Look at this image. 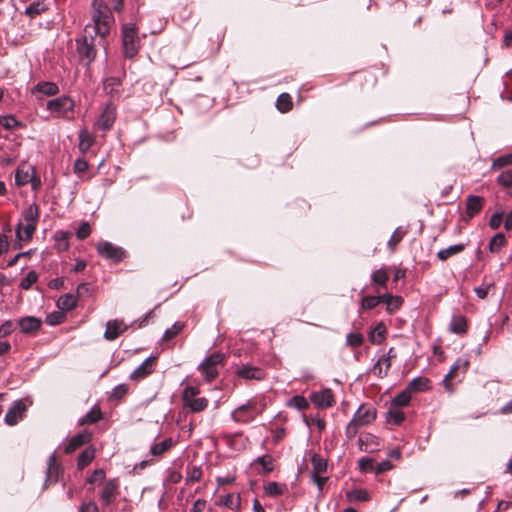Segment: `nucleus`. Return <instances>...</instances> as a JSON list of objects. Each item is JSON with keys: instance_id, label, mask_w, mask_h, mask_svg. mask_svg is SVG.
<instances>
[{"instance_id": "f257e3e1", "label": "nucleus", "mask_w": 512, "mask_h": 512, "mask_svg": "<svg viewBox=\"0 0 512 512\" xmlns=\"http://www.w3.org/2000/svg\"><path fill=\"white\" fill-rule=\"evenodd\" d=\"M39 220V208L37 204H30L23 212V218L18 223L16 228V241L15 246L22 248V242L29 241L38 224Z\"/></svg>"}, {"instance_id": "f03ea898", "label": "nucleus", "mask_w": 512, "mask_h": 512, "mask_svg": "<svg viewBox=\"0 0 512 512\" xmlns=\"http://www.w3.org/2000/svg\"><path fill=\"white\" fill-rule=\"evenodd\" d=\"M92 20L94 26L91 28L96 36L105 38L114 24V17L111 9L102 0H93Z\"/></svg>"}, {"instance_id": "7ed1b4c3", "label": "nucleus", "mask_w": 512, "mask_h": 512, "mask_svg": "<svg viewBox=\"0 0 512 512\" xmlns=\"http://www.w3.org/2000/svg\"><path fill=\"white\" fill-rule=\"evenodd\" d=\"M375 419L376 409L371 404H361L346 426V437L349 440L353 439L360 427L371 424Z\"/></svg>"}, {"instance_id": "20e7f679", "label": "nucleus", "mask_w": 512, "mask_h": 512, "mask_svg": "<svg viewBox=\"0 0 512 512\" xmlns=\"http://www.w3.org/2000/svg\"><path fill=\"white\" fill-rule=\"evenodd\" d=\"M89 26L85 28V35L76 39V52L79 62L89 67L95 60L97 55V48L95 43V37L89 33Z\"/></svg>"}, {"instance_id": "39448f33", "label": "nucleus", "mask_w": 512, "mask_h": 512, "mask_svg": "<svg viewBox=\"0 0 512 512\" xmlns=\"http://www.w3.org/2000/svg\"><path fill=\"white\" fill-rule=\"evenodd\" d=\"M121 36L124 56L129 59L134 58L140 48V39L137 34L136 25L133 23L124 24Z\"/></svg>"}, {"instance_id": "423d86ee", "label": "nucleus", "mask_w": 512, "mask_h": 512, "mask_svg": "<svg viewBox=\"0 0 512 512\" xmlns=\"http://www.w3.org/2000/svg\"><path fill=\"white\" fill-rule=\"evenodd\" d=\"M200 389L197 386L187 385L182 392L183 407L189 409L193 413L204 411L209 404L205 397H197Z\"/></svg>"}, {"instance_id": "0eeeda50", "label": "nucleus", "mask_w": 512, "mask_h": 512, "mask_svg": "<svg viewBox=\"0 0 512 512\" xmlns=\"http://www.w3.org/2000/svg\"><path fill=\"white\" fill-rule=\"evenodd\" d=\"M224 355L220 352H214L199 365L198 370L207 382L213 381L218 376L217 366L223 362Z\"/></svg>"}, {"instance_id": "6e6552de", "label": "nucleus", "mask_w": 512, "mask_h": 512, "mask_svg": "<svg viewBox=\"0 0 512 512\" xmlns=\"http://www.w3.org/2000/svg\"><path fill=\"white\" fill-rule=\"evenodd\" d=\"M96 249L101 257L110 260L113 263L122 261L126 256V252L123 248L115 246L108 241L99 242Z\"/></svg>"}, {"instance_id": "1a4fd4ad", "label": "nucleus", "mask_w": 512, "mask_h": 512, "mask_svg": "<svg viewBox=\"0 0 512 512\" xmlns=\"http://www.w3.org/2000/svg\"><path fill=\"white\" fill-rule=\"evenodd\" d=\"M27 406L22 399L16 400L5 414L4 421L8 426H15L26 416Z\"/></svg>"}, {"instance_id": "9d476101", "label": "nucleus", "mask_w": 512, "mask_h": 512, "mask_svg": "<svg viewBox=\"0 0 512 512\" xmlns=\"http://www.w3.org/2000/svg\"><path fill=\"white\" fill-rule=\"evenodd\" d=\"M256 402L249 400L245 404L237 407L232 413L231 418L235 422L247 423L255 418Z\"/></svg>"}, {"instance_id": "9b49d317", "label": "nucleus", "mask_w": 512, "mask_h": 512, "mask_svg": "<svg viewBox=\"0 0 512 512\" xmlns=\"http://www.w3.org/2000/svg\"><path fill=\"white\" fill-rule=\"evenodd\" d=\"M115 120L116 107L112 103H107L98 117L95 126L102 131H108L113 126Z\"/></svg>"}, {"instance_id": "f8f14e48", "label": "nucleus", "mask_w": 512, "mask_h": 512, "mask_svg": "<svg viewBox=\"0 0 512 512\" xmlns=\"http://www.w3.org/2000/svg\"><path fill=\"white\" fill-rule=\"evenodd\" d=\"M118 481L116 479L108 480L100 493L102 509L109 507L115 500L118 493Z\"/></svg>"}, {"instance_id": "ddd939ff", "label": "nucleus", "mask_w": 512, "mask_h": 512, "mask_svg": "<svg viewBox=\"0 0 512 512\" xmlns=\"http://www.w3.org/2000/svg\"><path fill=\"white\" fill-rule=\"evenodd\" d=\"M75 103L68 96H61L47 102V109L52 112H57L59 114H66L68 112H72L74 109Z\"/></svg>"}, {"instance_id": "4468645a", "label": "nucleus", "mask_w": 512, "mask_h": 512, "mask_svg": "<svg viewBox=\"0 0 512 512\" xmlns=\"http://www.w3.org/2000/svg\"><path fill=\"white\" fill-rule=\"evenodd\" d=\"M156 357L149 356L146 358L131 374L130 379L140 381L150 375L154 370Z\"/></svg>"}, {"instance_id": "2eb2a0df", "label": "nucleus", "mask_w": 512, "mask_h": 512, "mask_svg": "<svg viewBox=\"0 0 512 512\" xmlns=\"http://www.w3.org/2000/svg\"><path fill=\"white\" fill-rule=\"evenodd\" d=\"M311 402L319 408H329L334 404V395L331 389H323L310 395Z\"/></svg>"}, {"instance_id": "dca6fc26", "label": "nucleus", "mask_w": 512, "mask_h": 512, "mask_svg": "<svg viewBox=\"0 0 512 512\" xmlns=\"http://www.w3.org/2000/svg\"><path fill=\"white\" fill-rule=\"evenodd\" d=\"M469 365V361L467 359L458 358L454 364L451 366L449 372L443 379V384L448 391H452L453 387L451 384V380L456 377L458 371H462L463 373L467 370Z\"/></svg>"}, {"instance_id": "f3484780", "label": "nucleus", "mask_w": 512, "mask_h": 512, "mask_svg": "<svg viewBox=\"0 0 512 512\" xmlns=\"http://www.w3.org/2000/svg\"><path fill=\"white\" fill-rule=\"evenodd\" d=\"M396 357L394 349L390 348L385 355H382L374 365V373L379 377L383 378L387 376L388 371L391 367V358Z\"/></svg>"}, {"instance_id": "a211bd4d", "label": "nucleus", "mask_w": 512, "mask_h": 512, "mask_svg": "<svg viewBox=\"0 0 512 512\" xmlns=\"http://www.w3.org/2000/svg\"><path fill=\"white\" fill-rule=\"evenodd\" d=\"M92 438V433L84 430L76 435H74L68 444H66L63 448L64 453L69 454L83 446L84 444L90 442Z\"/></svg>"}, {"instance_id": "6ab92c4d", "label": "nucleus", "mask_w": 512, "mask_h": 512, "mask_svg": "<svg viewBox=\"0 0 512 512\" xmlns=\"http://www.w3.org/2000/svg\"><path fill=\"white\" fill-rule=\"evenodd\" d=\"M236 375L246 380H262L265 377L264 371L249 364L242 365L236 370Z\"/></svg>"}, {"instance_id": "aec40b11", "label": "nucleus", "mask_w": 512, "mask_h": 512, "mask_svg": "<svg viewBox=\"0 0 512 512\" xmlns=\"http://www.w3.org/2000/svg\"><path fill=\"white\" fill-rule=\"evenodd\" d=\"M128 326L121 320H110L106 324L104 338L109 341L115 340L120 334L127 330Z\"/></svg>"}, {"instance_id": "412c9836", "label": "nucleus", "mask_w": 512, "mask_h": 512, "mask_svg": "<svg viewBox=\"0 0 512 512\" xmlns=\"http://www.w3.org/2000/svg\"><path fill=\"white\" fill-rule=\"evenodd\" d=\"M18 324L22 333L35 334L41 328L42 321L35 316H26L20 318Z\"/></svg>"}, {"instance_id": "4be33fe9", "label": "nucleus", "mask_w": 512, "mask_h": 512, "mask_svg": "<svg viewBox=\"0 0 512 512\" xmlns=\"http://www.w3.org/2000/svg\"><path fill=\"white\" fill-rule=\"evenodd\" d=\"M121 85L122 80L119 77H107L103 81L104 90L113 98H119L121 96Z\"/></svg>"}, {"instance_id": "5701e85b", "label": "nucleus", "mask_w": 512, "mask_h": 512, "mask_svg": "<svg viewBox=\"0 0 512 512\" xmlns=\"http://www.w3.org/2000/svg\"><path fill=\"white\" fill-rule=\"evenodd\" d=\"M61 473L60 465L57 463L55 452L48 458L46 471V483H56Z\"/></svg>"}, {"instance_id": "b1692460", "label": "nucleus", "mask_w": 512, "mask_h": 512, "mask_svg": "<svg viewBox=\"0 0 512 512\" xmlns=\"http://www.w3.org/2000/svg\"><path fill=\"white\" fill-rule=\"evenodd\" d=\"M483 204H484L483 197L476 196V195H469L466 198V213H467L468 217L471 219L476 214H478L481 211Z\"/></svg>"}, {"instance_id": "393cba45", "label": "nucleus", "mask_w": 512, "mask_h": 512, "mask_svg": "<svg viewBox=\"0 0 512 512\" xmlns=\"http://www.w3.org/2000/svg\"><path fill=\"white\" fill-rule=\"evenodd\" d=\"M33 172L32 166L20 165L15 173V184L18 187L28 184L32 180Z\"/></svg>"}, {"instance_id": "a878e982", "label": "nucleus", "mask_w": 512, "mask_h": 512, "mask_svg": "<svg viewBox=\"0 0 512 512\" xmlns=\"http://www.w3.org/2000/svg\"><path fill=\"white\" fill-rule=\"evenodd\" d=\"M429 389V379L425 377H416L412 379L407 387L406 390L412 394L417 392H424Z\"/></svg>"}, {"instance_id": "bb28decb", "label": "nucleus", "mask_w": 512, "mask_h": 512, "mask_svg": "<svg viewBox=\"0 0 512 512\" xmlns=\"http://www.w3.org/2000/svg\"><path fill=\"white\" fill-rule=\"evenodd\" d=\"M71 236V233L68 231H56L54 234V240H55V248L59 252H64L69 249L70 243L69 238Z\"/></svg>"}, {"instance_id": "cd10ccee", "label": "nucleus", "mask_w": 512, "mask_h": 512, "mask_svg": "<svg viewBox=\"0 0 512 512\" xmlns=\"http://www.w3.org/2000/svg\"><path fill=\"white\" fill-rule=\"evenodd\" d=\"M389 276L384 268H380L378 270H375L371 274V282L375 286V290H378L377 287L387 289V282H388Z\"/></svg>"}, {"instance_id": "c85d7f7f", "label": "nucleus", "mask_w": 512, "mask_h": 512, "mask_svg": "<svg viewBox=\"0 0 512 512\" xmlns=\"http://www.w3.org/2000/svg\"><path fill=\"white\" fill-rule=\"evenodd\" d=\"M449 330L454 334H464L467 331V319L462 315L452 317Z\"/></svg>"}, {"instance_id": "c756f323", "label": "nucleus", "mask_w": 512, "mask_h": 512, "mask_svg": "<svg viewBox=\"0 0 512 512\" xmlns=\"http://www.w3.org/2000/svg\"><path fill=\"white\" fill-rule=\"evenodd\" d=\"M102 412L98 406H94L88 413L78 420V424L83 426L86 424H94L101 420Z\"/></svg>"}, {"instance_id": "7c9ffc66", "label": "nucleus", "mask_w": 512, "mask_h": 512, "mask_svg": "<svg viewBox=\"0 0 512 512\" xmlns=\"http://www.w3.org/2000/svg\"><path fill=\"white\" fill-rule=\"evenodd\" d=\"M240 495L239 494H226L220 497L218 504L230 508L232 510H237L240 507Z\"/></svg>"}, {"instance_id": "2f4dec72", "label": "nucleus", "mask_w": 512, "mask_h": 512, "mask_svg": "<svg viewBox=\"0 0 512 512\" xmlns=\"http://www.w3.org/2000/svg\"><path fill=\"white\" fill-rule=\"evenodd\" d=\"M381 302L387 305V310L393 312L397 310L403 303V299L400 296H394L390 293L380 295Z\"/></svg>"}, {"instance_id": "473e14b6", "label": "nucleus", "mask_w": 512, "mask_h": 512, "mask_svg": "<svg viewBox=\"0 0 512 512\" xmlns=\"http://www.w3.org/2000/svg\"><path fill=\"white\" fill-rule=\"evenodd\" d=\"M465 249L464 244H455L447 248L441 249L437 253V257L441 261H446L448 258L461 253Z\"/></svg>"}, {"instance_id": "72a5a7b5", "label": "nucleus", "mask_w": 512, "mask_h": 512, "mask_svg": "<svg viewBox=\"0 0 512 512\" xmlns=\"http://www.w3.org/2000/svg\"><path fill=\"white\" fill-rule=\"evenodd\" d=\"M173 444L174 442L171 438L164 439L163 441L151 446L150 454L155 457L162 456L173 446Z\"/></svg>"}, {"instance_id": "f704fd0d", "label": "nucleus", "mask_w": 512, "mask_h": 512, "mask_svg": "<svg viewBox=\"0 0 512 512\" xmlns=\"http://www.w3.org/2000/svg\"><path fill=\"white\" fill-rule=\"evenodd\" d=\"M386 419L388 423L399 425L404 421L405 415L400 408L390 405L386 414Z\"/></svg>"}, {"instance_id": "c9c22d12", "label": "nucleus", "mask_w": 512, "mask_h": 512, "mask_svg": "<svg viewBox=\"0 0 512 512\" xmlns=\"http://www.w3.org/2000/svg\"><path fill=\"white\" fill-rule=\"evenodd\" d=\"M95 457V449L93 447H87L78 456L77 467L83 469L92 462Z\"/></svg>"}, {"instance_id": "e433bc0d", "label": "nucleus", "mask_w": 512, "mask_h": 512, "mask_svg": "<svg viewBox=\"0 0 512 512\" xmlns=\"http://www.w3.org/2000/svg\"><path fill=\"white\" fill-rule=\"evenodd\" d=\"M254 465H259V473L267 474L274 469L273 458L269 455L259 456L254 460Z\"/></svg>"}, {"instance_id": "4c0bfd02", "label": "nucleus", "mask_w": 512, "mask_h": 512, "mask_svg": "<svg viewBox=\"0 0 512 512\" xmlns=\"http://www.w3.org/2000/svg\"><path fill=\"white\" fill-rule=\"evenodd\" d=\"M77 305V297L72 294H65L57 301V306L61 310L70 311Z\"/></svg>"}, {"instance_id": "58836bf2", "label": "nucleus", "mask_w": 512, "mask_h": 512, "mask_svg": "<svg viewBox=\"0 0 512 512\" xmlns=\"http://www.w3.org/2000/svg\"><path fill=\"white\" fill-rule=\"evenodd\" d=\"M35 90L46 96H53L59 92V88L54 82H40L35 86Z\"/></svg>"}, {"instance_id": "ea45409f", "label": "nucleus", "mask_w": 512, "mask_h": 512, "mask_svg": "<svg viewBox=\"0 0 512 512\" xmlns=\"http://www.w3.org/2000/svg\"><path fill=\"white\" fill-rule=\"evenodd\" d=\"M264 491L269 496H279L283 495L287 491V487L285 484H281L275 481L268 482L264 486Z\"/></svg>"}, {"instance_id": "a19ab883", "label": "nucleus", "mask_w": 512, "mask_h": 512, "mask_svg": "<svg viewBox=\"0 0 512 512\" xmlns=\"http://www.w3.org/2000/svg\"><path fill=\"white\" fill-rule=\"evenodd\" d=\"M93 143V136L87 130H82L79 134V150L85 153L90 149Z\"/></svg>"}, {"instance_id": "79ce46f5", "label": "nucleus", "mask_w": 512, "mask_h": 512, "mask_svg": "<svg viewBox=\"0 0 512 512\" xmlns=\"http://www.w3.org/2000/svg\"><path fill=\"white\" fill-rule=\"evenodd\" d=\"M411 400V394L405 389L397 394L391 401V405L397 408L405 407Z\"/></svg>"}, {"instance_id": "37998d69", "label": "nucleus", "mask_w": 512, "mask_h": 512, "mask_svg": "<svg viewBox=\"0 0 512 512\" xmlns=\"http://www.w3.org/2000/svg\"><path fill=\"white\" fill-rule=\"evenodd\" d=\"M276 106L277 109L282 113L290 111L292 108V100L290 95L287 93L280 94L277 98Z\"/></svg>"}, {"instance_id": "c03bdc74", "label": "nucleus", "mask_w": 512, "mask_h": 512, "mask_svg": "<svg viewBox=\"0 0 512 512\" xmlns=\"http://www.w3.org/2000/svg\"><path fill=\"white\" fill-rule=\"evenodd\" d=\"M313 474H322L327 470V460L318 454L312 457Z\"/></svg>"}, {"instance_id": "a18cd8bd", "label": "nucleus", "mask_w": 512, "mask_h": 512, "mask_svg": "<svg viewBox=\"0 0 512 512\" xmlns=\"http://www.w3.org/2000/svg\"><path fill=\"white\" fill-rule=\"evenodd\" d=\"M287 406L302 411L309 407V403L305 397L296 395L288 400Z\"/></svg>"}, {"instance_id": "49530a36", "label": "nucleus", "mask_w": 512, "mask_h": 512, "mask_svg": "<svg viewBox=\"0 0 512 512\" xmlns=\"http://www.w3.org/2000/svg\"><path fill=\"white\" fill-rule=\"evenodd\" d=\"M47 9L44 2L37 1L31 3L25 10V14L28 15L31 18H34L38 15H40L42 12H44Z\"/></svg>"}, {"instance_id": "de8ad7c7", "label": "nucleus", "mask_w": 512, "mask_h": 512, "mask_svg": "<svg viewBox=\"0 0 512 512\" xmlns=\"http://www.w3.org/2000/svg\"><path fill=\"white\" fill-rule=\"evenodd\" d=\"M506 243V238L503 233H497L492 237L489 243L491 252H498Z\"/></svg>"}, {"instance_id": "09e8293b", "label": "nucleus", "mask_w": 512, "mask_h": 512, "mask_svg": "<svg viewBox=\"0 0 512 512\" xmlns=\"http://www.w3.org/2000/svg\"><path fill=\"white\" fill-rule=\"evenodd\" d=\"M510 165H512V152L505 155H501L494 159L491 168L501 169Z\"/></svg>"}, {"instance_id": "8fccbe9b", "label": "nucleus", "mask_w": 512, "mask_h": 512, "mask_svg": "<svg viewBox=\"0 0 512 512\" xmlns=\"http://www.w3.org/2000/svg\"><path fill=\"white\" fill-rule=\"evenodd\" d=\"M38 280V274L32 270L20 281L19 287L23 290H29L34 283Z\"/></svg>"}, {"instance_id": "3c124183", "label": "nucleus", "mask_w": 512, "mask_h": 512, "mask_svg": "<svg viewBox=\"0 0 512 512\" xmlns=\"http://www.w3.org/2000/svg\"><path fill=\"white\" fill-rule=\"evenodd\" d=\"M184 328V324L182 322H175L170 328H168L162 337L163 341L172 340L176 337L180 331Z\"/></svg>"}, {"instance_id": "603ef678", "label": "nucleus", "mask_w": 512, "mask_h": 512, "mask_svg": "<svg viewBox=\"0 0 512 512\" xmlns=\"http://www.w3.org/2000/svg\"><path fill=\"white\" fill-rule=\"evenodd\" d=\"M347 498L349 501H367L369 500V494L364 489H354L352 491L347 492Z\"/></svg>"}, {"instance_id": "864d4df0", "label": "nucleus", "mask_w": 512, "mask_h": 512, "mask_svg": "<svg viewBox=\"0 0 512 512\" xmlns=\"http://www.w3.org/2000/svg\"><path fill=\"white\" fill-rule=\"evenodd\" d=\"M0 125L6 130H13L21 126V123L13 116H3L0 119Z\"/></svg>"}, {"instance_id": "5fc2aeb1", "label": "nucleus", "mask_w": 512, "mask_h": 512, "mask_svg": "<svg viewBox=\"0 0 512 512\" xmlns=\"http://www.w3.org/2000/svg\"><path fill=\"white\" fill-rule=\"evenodd\" d=\"M364 337L360 333L352 332L346 336V344L356 348L362 345Z\"/></svg>"}, {"instance_id": "6e6d98bb", "label": "nucleus", "mask_w": 512, "mask_h": 512, "mask_svg": "<svg viewBox=\"0 0 512 512\" xmlns=\"http://www.w3.org/2000/svg\"><path fill=\"white\" fill-rule=\"evenodd\" d=\"M381 302L380 296H370L367 295L362 298V308L363 309H373Z\"/></svg>"}, {"instance_id": "4d7b16f0", "label": "nucleus", "mask_w": 512, "mask_h": 512, "mask_svg": "<svg viewBox=\"0 0 512 512\" xmlns=\"http://www.w3.org/2000/svg\"><path fill=\"white\" fill-rule=\"evenodd\" d=\"M497 183L503 187H511L512 186V171L507 170L502 172L497 177Z\"/></svg>"}, {"instance_id": "13d9d810", "label": "nucleus", "mask_w": 512, "mask_h": 512, "mask_svg": "<svg viewBox=\"0 0 512 512\" xmlns=\"http://www.w3.org/2000/svg\"><path fill=\"white\" fill-rule=\"evenodd\" d=\"M128 391L125 384H119L115 386L110 394V398L113 400H120Z\"/></svg>"}, {"instance_id": "bf43d9fd", "label": "nucleus", "mask_w": 512, "mask_h": 512, "mask_svg": "<svg viewBox=\"0 0 512 512\" xmlns=\"http://www.w3.org/2000/svg\"><path fill=\"white\" fill-rule=\"evenodd\" d=\"M91 233V228L88 222H82L76 231V237L79 240L86 239Z\"/></svg>"}, {"instance_id": "052dcab7", "label": "nucleus", "mask_w": 512, "mask_h": 512, "mask_svg": "<svg viewBox=\"0 0 512 512\" xmlns=\"http://www.w3.org/2000/svg\"><path fill=\"white\" fill-rule=\"evenodd\" d=\"M358 467L362 472L374 471L373 460L368 457H362L358 461Z\"/></svg>"}, {"instance_id": "680f3d73", "label": "nucleus", "mask_w": 512, "mask_h": 512, "mask_svg": "<svg viewBox=\"0 0 512 512\" xmlns=\"http://www.w3.org/2000/svg\"><path fill=\"white\" fill-rule=\"evenodd\" d=\"M376 440H377V437L372 435V434H365V435H361L358 439V444H359V448L361 450H366V446L369 444V443H376Z\"/></svg>"}, {"instance_id": "e2e57ef3", "label": "nucleus", "mask_w": 512, "mask_h": 512, "mask_svg": "<svg viewBox=\"0 0 512 512\" xmlns=\"http://www.w3.org/2000/svg\"><path fill=\"white\" fill-rule=\"evenodd\" d=\"M385 333V327L382 323H379L373 331L369 334V340L375 344L380 343V340H376L375 334H377L378 337L383 338Z\"/></svg>"}, {"instance_id": "0e129e2a", "label": "nucleus", "mask_w": 512, "mask_h": 512, "mask_svg": "<svg viewBox=\"0 0 512 512\" xmlns=\"http://www.w3.org/2000/svg\"><path fill=\"white\" fill-rule=\"evenodd\" d=\"M64 315L60 312H52L47 315L46 322L47 324L54 326L63 322Z\"/></svg>"}, {"instance_id": "69168bd1", "label": "nucleus", "mask_w": 512, "mask_h": 512, "mask_svg": "<svg viewBox=\"0 0 512 512\" xmlns=\"http://www.w3.org/2000/svg\"><path fill=\"white\" fill-rule=\"evenodd\" d=\"M503 220V213L495 212L489 221V226L491 229L496 230L500 227Z\"/></svg>"}, {"instance_id": "338daca9", "label": "nucleus", "mask_w": 512, "mask_h": 512, "mask_svg": "<svg viewBox=\"0 0 512 512\" xmlns=\"http://www.w3.org/2000/svg\"><path fill=\"white\" fill-rule=\"evenodd\" d=\"M88 162L82 158H78L74 163L75 173L82 174L88 170Z\"/></svg>"}, {"instance_id": "774afa93", "label": "nucleus", "mask_w": 512, "mask_h": 512, "mask_svg": "<svg viewBox=\"0 0 512 512\" xmlns=\"http://www.w3.org/2000/svg\"><path fill=\"white\" fill-rule=\"evenodd\" d=\"M404 233L396 229L388 241V246L392 249L402 240Z\"/></svg>"}]
</instances>
